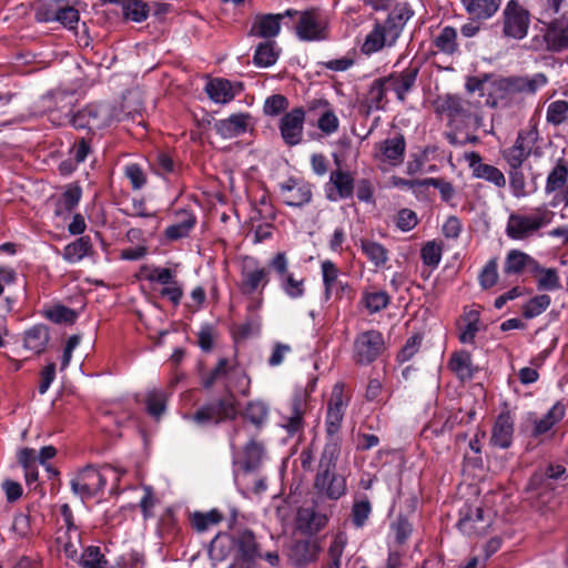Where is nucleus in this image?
<instances>
[{
	"label": "nucleus",
	"mask_w": 568,
	"mask_h": 568,
	"mask_svg": "<svg viewBox=\"0 0 568 568\" xmlns=\"http://www.w3.org/2000/svg\"><path fill=\"white\" fill-rule=\"evenodd\" d=\"M339 455L341 448L336 447V444L324 445L313 483L317 498L337 500L345 495L346 478L336 473Z\"/></svg>",
	"instance_id": "1"
},
{
	"label": "nucleus",
	"mask_w": 568,
	"mask_h": 568,
	"mask_svg": "<svg viewBox=\"0 0 568 568\" xmlns=\"http://www.w3.org/2000/svg\"><path fill=\"white\" fill-rule=\"evenodd\" d=\"M125 474L124 469H120L110 465H105L100 469L89 465L84 467L72 480L71 488L74 494L82 497H90L102 490L106 480L114 476L118 483L122 475Z\"/></svg>",
	"instance_id": "2"
},
{
	"label": "nucleus",
	"mask_w": 568,
	"mask_h": 568,
	"mask_svg": "<svg viewBox=\"0 0 568 568\" xmlns=\"http://www.w3.org/2000/svg\"><path fill=\"white\" fill-rule=\"evenodd\" d=\"M219 382H224V386L231 384L232 390L239 388L243 395L247 394L248 378L246 374L239 368L235 359L221 357L215 367L201 377V384L205 389L212 388Z\"/></svg>",
	"instance_id": "3"
},
{
	"label": "nucleus",
	"mask_w": 568,
	"mask_h": 568,
	"mask_svg": "<svg viewBox=\"0 0 568 568\" xmlns=\"http://www.w3.org/2000/svg\"><path fill=\"white\" fill-rule=\"evenodd\" d=\"M348 402L349 396L345 394L344 385L341 383L335 384L327 402V412L325 418V445L334 443L336 444V447H342L339 430Z\"/></svg>",
	"instance_id": "4"
},
{
	"label": "nucleus",
	"mask_w": 568,
	"mask_h": 568,
	"mask_svg": "<svg viewBox=\"0 0 568 568\" xmlns=\"http://www.w3.org/2000/svg\"><path fill=\"white\" fill-rule=\"evenodd\" d=\"M555 213L546 207H538L531 214H511L507 223V234L514 240H525L540 229L549 225Z\"/></svg>",
	"instance_id": "5"
},
{
	"label": "nucleus",
	"mask_w": 568,
	"mask_h": 568,
	"mask_svg": "<svg viewBox=\"0 0 568 568\" xmlns=\"http://www.w3.org/2000/svg\"><path fill=\"white\" fill-rule=\"evenodd\" d=\"M530 24L529 11L518 1L510 0L503 10V33L513 39H524Z\"/></svg>",
	"instance_id": "6"
},
{
	"label": "nucleus",
	"mask_w": 568,
	"mask_h": 568,
	"mask_svg": "<svg viewBox=\"0 0 568 568\" xmlns=\"http://www.w3.org/2000/svg\"><path fill=\"white\" fill-rule=\"evenodd\" d=\"M538 130L532 125L526 130H521L513 146L503 152V156L511 169H519L529 158L535 144L538 141Z\"/></svg>",
	"instance_id": "7"
},
{
	"label": "nucleus",
	"mask_w": 568,
	"mask_h": 568,
	"mask_svg": "<svg viewBox=\"0 0 568 568\" xmlns=\"http://www.w3.org/2000/svg\"><path fill=\"white\" fill-rule=\"evenodd\" d=\"M385 342L378 331H366L359 334L354 342V359L358 364L374 362L384 351Z\"/></svg>",
	"instance_id": "8"
},
{
	"label": "nucleus",
	"mask_w": 568,
	"mask_h": 568,
	"mask_svg": "<svg viewBox=\"0 0 568 568\" xmlns=\"http://www.w3.org/2000/svg\"><path fill=\"white\" fill-rule=\"evenodd\" d=\"M327 21L317 10L301 11L296 33L305 41H320L326 38Z\"/></svg>",
	"instance_id": "9"
},
{
	"label": "nucleus",
	"mask_w": 568,
	"mask_h": 568,
	"mask_svg": "<svg viewBox=\"0 0 568 568\" xmlns=\"http://www.w3.org/2000/svg\"><path fill=\"white\" fill-rule=\"evenodd\" d=\"M405 149L406 142L404 135L396 133L376 144L374 159L379 163L397 166L404 160Z\"/></svg>",
	"instance_id": "10"
},
{
	"label": "nucleus",
	"mask_w": 568,
	"mask_h": 568,
	"mask_svg": "<svg viewBox=\"0 0 568 568\" xmlns=\"http://www.w3.org/2000/svg\"><path fill=\"white\" fill-rule=\"evenodd\" d=\"M457 526L464 535L480 536L487 531L490 526V519L485 518L484 510L480 507L465 506L460 509V518Z\"/></svg>",
	"instance_id": "11"
},
{
	"label": "nucleus",
	"mask_w": 568,
	"mask_h": 568,
	"mask_svg": "<svg viewBox=\"0 0 568 568\" xmlns=\"http://www.w3.org/2000/svg\"><path fill=\"white\" fill-rule=\"evenodd\" d=\"M305 112L301 108L286 113L280 124L283 140L288 145H296L302 141Z\"/></svg>",
	"instance_id": "12"
},
{
	"label": "nucleus",
	"mask_w": 568,
	"mask_h": 568,
	"mask_svg": "<svg viewBox=\"0 0 568 568\" xmlns=\"http://www.w3.org/2000/svg\"><path fill=\"white\" fill-rule=\"evenodd\" d=\"M547 83V78L537 73L531 78H506L501 79L497 82V87L499 90L504 91L506 94L513 93H529L534 94L539 88L544 87Z\"/></svg>",
	"instance_id": "13"
},
{
	"label": "nucleus",
	"mask_w": 568,
	"mask_h": 568,
	"mask_svg": "<svg viewBox=\"0 0 568 568\" xmlns=\"http://www.w3.org/2000/svg\"><path fill=\"white\" fill-rule=\"evenodd\" d=\"M465 159L475 178L490 182L497 187H504L506 185V178L504 173L494 165L483 163L481 156L478 153H466Z\"/></svg>",
	"instance_id": "14"
},
{
	"label": "nucleus",
	"mask_w": 568,
	"mask_h": 568,
	"mask_svg": "<svg viewBox=\"0 0 568 568\" xmlns=\"http://www.w3.org/2000/svg\"><path fill=\"white\" fill-rule=\"evenodd\" d=\"M397 39V29L388 28L386 23H377L366 36L362 51L366 54L377 52L385 45H393Z\"/></svg>",
	"instance_id": "15"
},
{
	"label": "nucleus",
	"mask_w": 568,
	"mask_h": 568,
	"mask_svg": "<svg viewBox=\"0 0 568 568\" xmlns=\"http://www.w3.org/2000/svg\"><path fill=\"white\" fill-rule=\"evenodd\" d=\"M305 403L301 396H295L282 416L281 426L293 436L304 429Z\"/></svg>",
	"instance_id": "16"
},
{
	"label": "nucleus",
	"mask_w": 568,
	"mask_h": 568,
	"mask_svg": "<svg viewBox=\"0 0 568 568\" xmlns=\"http://www.w3.org/2000/svg\"><path fill=\"white\" fill-rule=\"evenodd\" d=\"M514 437V418L509 412L498 415L490 436V444L495 447L506 449L510 447Z\"/></svg>",
	"instance_id": "17"
},
{
	"label": "nucleus",
	"mask_w": 568,
	"mask_h": 568,
	"mask_svg": "<svg viewBox=\"0 0 568 568\" xmlns=\"http://www.w3.org/2000/svg\"><path fill=\"white\" fill-rule=\"evenodd\" d=\"M281 196L290 206H302L312 199V191L308 184L290 179L281 184Z\"/></svg>",
	"instance_id": "18"
},
{
	"label": "nucleus",
	"mask_w": 568,
	"mask_h": 568,
	"mask_svg": "<svg viewBox=\"0 0 568 568\" xmlns=\"http://www.w3.org/2000/svg\"><path fill=\"white\" fill-rule=\"evenodd\" d=\"M242 90V83H232L224 79H214L210 81L205 87L206 93L216 103L230 102Z\"/></svg>",
	"instance_id": "19"
},
{
	"label": "nucleus",
	"mask_w": 568,
	"mask_h": 568,
	"mask_svg": "<svg viewBox=\"0 0 568 568\" xmlns=\"http://www.w3.org/2000/svg\"><path fill=\"white\" fill-rule=\"evenodd\" d=\"M547 47L554 51H560L568 48V17L551 21L545 33Z\"/></svg>",
	"instance_id": "20"
},
{
	"label": "nucleus",
	"mask_w": 568,
	"mask_h": 568,
	"mask_svg": "<svg viewBox=\"0 0 568 568\" xmlns=\"http://www.w3.org/2000/svg\"><path fill=\"white\" fill-rule=\"evenodd\" d=\"M248 119L247 114H232L227 119L215 122L214 129L222 138L232 139L247 131Z\"/></svg>",
	"instance_id": "21"
},
{
	"label": "nucleus",
	"mask_w": 568,
	"mask_h": 568,
	"mask_svg": "<svg viewBox=\"0 0 568 568\" xmlns=\"http://www.w3.org/2000/svg\"><path fill=\"white\" fill-rule=\"evenodd\" d=\"M320 554V546L315 540H300L291 549L290 559L298 567L315 561Z\"/></svg>",
	"instance_id": "22"
},
{
	"label": "nucleus",
	"mask_w": 568,
	"mask_h": 568,
	"mask_svg": "<svg viewBox=\"0 0 568 568\" xmlns=\"http://www.w3.org/2000/svg\"><path fill=\"white\" fill-rule=\"evenodd\" d=\"M308 111H318V129L325 134H332L337 131L339 121L336 114L328 108L327 102L324 100H315L310 103Z\"/></svg>",
	"instance_id": "23"
},
{
	"label": "nucleus",
	"mask_w": 568,
	"mask_h": 568,
	"mask_svg": "<svg viewBox=\"0 0 568 568\" xmlns=\"http://www.w3.org/2000/svg\"><path fill=\"white\" fill-rule=\"evenodd\" d=\"M501 0H462L473 20L483 21L491 18L499 9Z\"/></svg>",
	"instance_id": "24"
},
{
	"label": "nucleus",
	"mask_w": 568,
	"mask_h": 568,
	"mask_svg": "<svg viewBox=\"0 0 568 568\" xmlns=\"http://www.w3.org/2000/svg\"><path fill=\"white\" fill-rule=\"evenodd\" d=\"M417 72V68H410L405 70L403 73L385 78L387 89L393 90L397 98L403 101L405 99V94L413 88Z\"/></svg>",
	"instance_id": "25"
},
{
	"label": "nucleus",
	"mask_w": 568,
	"mask_h": 568,
	"mask_svg": "<svg viewBox=\"0 0 568 568\" xmlns=\"http://www.w3.org/2000/svg\"><path fill=\"white\" fill-rule=\"evenodd\" d=\"M37 19L39 21H59L69 29H74L79 22V12L72 7H59L54 11L41 10L37 11Z\"/></svg>",
	"instance_id": "26"
},
{
	"label": "nucleus",
	"mask_w": 568,
	"mask_h": 568,
	"mask_svg": "<svg viewBox=\"0 0 568 568\" xmlns=\"http://www.w3.org/2000/svg\"><path fill=\"white\" fill-rule=\"evenodd\" d=\"M459 331V341L464 344L473 343L479 331V312L475 310L466 311L457 322Z\"/></svg>",
	"instance_id": "27"
},
{
	"label": "nucleus",
	"mask_w": 568,
	"mask_h": 568,
	"mask_svg": "<svg viewBox=\"0 0 568 568\" xmlns=\"http://www.w3.org/2000/svg\"><path fill=\"white\" fill-rule=\"evenodd\" d=\"M282 14H265L257 17L251 33L261 38H274L281 31Z\"/></svg>",
	"instance_id": "28"
},
{
	"label": "nucleus",
	"mask_w": 568,
	"mask_h": 568,
	"mask_svg": "<svg viewBox=\"0 0 568 568\" xmlns=\"http://www.w3.org/2000/svg\"><path fill=\"white\" fill-rule=\"evenodd\" d=\"M297 524L307 534H316L327 524V516L312 508H301L297 513Z\"/></svg>",
	"instance_id": "29"
},
{
	"label": "nucleus",
	"mask_w": 568,
	"mask_h": 568,
	"mask_svg": "<svg viewBox=\"0 0 568 568\" xmlns=\"http://www.w3.org/2000/svg\"><path fill=\"white\" fill-rule=\"evenodd\" d=\"M224 397L220 398L216 403H212L220 422L226 419H234L239 412L237 402L234 397L232 385L226 384L224 387Z\"/></svg>",
	"instance_id": "30"
},
{
	"label": "nucleus",
	"mask_w": 568,
	"mask_h": 568,
	"mask_svg": "<svg viewBox=\"0 0 568 568\" xmlns=\"http://www.w3.org/2000/svg\"><path fill=\"white\" fill-rule=\"evenodd\" d=\"M435 109L436 112L445 113L450 118L466 115L468 113L464 101L459 97L450 94L438 97L435 101Z\"/></svg>",
	"instance_id": "31"
},
{
	"label": "nucleus",
	"mask_w": 568,
	"mask_h": 568,
	"mask_svg": "<svg viewBox=\"0 0 568 568\" xmlns=\"http://www.w3.org/2000/svg\"><path fill=\"white\" fill-rule=\"evenodd\" d=\"M535 261L528 254L513 250L507 254L504 271L508 274H518L524 271L532 272Z\"/></svg>",
	"instance_id": "32"
},
{
	"label": "nucleus",
	"mask_w": 568,
	"mask_h": 568,
	"mask_svg": "<svg viewBox=\"0 0 568 568\" xmlns=\"http://www.w3.org/2000/svg\"><path fill=\"white\" fill-rule=\"evenodd\" d=\"M49 331L43 325H36L24 333V347L36 354H41L47 348Z\"/></svg>",
	"instance_id": "33"
},
{
	"label": "nucleus",
	"mask_w": 568,
	"mask_h": 568,
	"mask_svg": "<svg viewBox=\"0 0 568 568\" xmlns=\"http://www.w3.org/2000/svg\"><path fill=\"white\" fill-rule=\"evenodd\" d=\"M195 224V217L187 211H182L178 215V221L165 230V235L170 240H180L189 235Z\"/></svg>",
	"instance_id": "34"
},
{
	"label": "nucleus",
	"mask_w": 568,
	"mask_h": 568,
	"mask_svg": "<svg viewBox=\"0 0 568 568\" xmlns=\"http://www.w3.org/2000/svg\"><path fill=\"white\" fill-rule=\"evenodd\" d=\"M331 183L334 184L337 195L328 194V199L336 201L337 199H346L353 194L354 179L347 172L334 171L331 173Z\"/></svg>",
	"instance_id": "35"
},
{
	"label": "nucleus",
	"mask_w": 568,
	"mask_h": 568,
	"mask_svg": "<svg viewBox=\"0 0 568 568\" xmlns=\"http://www.w3.org/2000/svg\"><path fill=\"white\" fill-rule=\"evenodd\" d=\"M449 367L460 379H470L475 371L471 356L467 352L454 354L449 361Z\"/></svg>",
	"instance_id": "36"
},
{
	"label": "nucleus",
	"mask_w": 568,
	"mask_h": 568,
	"mask_svg": "<svg viewBox=\"0 0 568 568\" xmlns=\"http://www.w3.org/2000/svg\"><path fill=\"white\" fill-rule=\"evenodd\" d=\"M138 280L168 284L170 281H175V271L169 267L143 266L138 274Z\"/></svg>",
	"instance_id": "37"
},
{
	"label": "nucleus",
	"mask_w": 568,
	"mask_h": 568,
	"mask_svg": "<svg viewBox=\"0 0 568 568\" xmlns=\"http://www.w3.org/2000/svg\"><path fill=\"white\" fill-rule=\"evenodd\" d=\"M277 57L275 42L265 41L257 45L253 61L257 67L267 68L276 62Z\"/></svg>",
	"instance_id": "38"
},
{
	"label": "nucleus",
	"mask_w": 568,
	"mask_h": 568,
	"mask_svg": "<svg viewBox=\"0 0 568 568\" xmlns=\"http://www.w3.org/2000/svg\"><path fill=\"white\" fill-rule=\"evenodd\" d=\"M568 180V166L564 160H559L547 176L545 190L552 193L565 185Z\"/></svg>",
	"instance_id": "39"
},
{
	"label": "nucleus",
	"mask_w": 568,
	"mask_h": 568,
	"mask_svg": "<svg viewBox=\"0 0 568 568\" xmlns=\"http://www.w3.org/2000/svg\"><path fill=\"white\" fill-rule=\"evenodd\" d=\"M565 415V407L560 404L554 405L550 410L546 414L545 417L536 422L535 428H534V435L539 436L548 430L551 429V427L557 424L559 420L562 419Z\"/></svg>",
	"instance_id": "40"
},
{
	"label": "nucleus",
	"mask_w": 568,
	"mask_h": 568,
	"mask_svg": "<svg viewBox=\"0 0 568 568\" xmlns=\"http://www.w3.org/2000/svg\"><path fill=\"white\" fill-rule=\"evenodd\" d=\"M43 315L57 324H73L78 317V313L75 311L60 304L44 308Z\"/></svg>",
	"instance_id": "41"
},
{
	"label": "nucleus",
	"mask_w": 568,
	"mask_h": 568,
	"mask_svg": "<svg viewBox=\"0 0 568 568\" xmlns=\"http://www.w3.org/2000/svg\"><path fill=\"white\" fill-rule=\"evenodd\" d=\"M386 90H388V89H387V83H386L385 79H378V80L374 81V83L372 84V87L368 91L367 99H366L367 114L373 109H375V110L383 109Z\"/></svg>",
	"instance_id": "42"
},
{
	"label": "nucleus",
	"mask_w": 568,
	"mask_h": 568,
	"mask_svg": "<svg viewBox=\"0 0 568 568\" xmlns=\"http://www.w3.org/2000/svg\"><path fill=\"white\" fill-rule=\"evenodd\" d=\"M361 247L367 258L373 262L376 266L383 265L387 261L386 248L374 241L362 240Z\"/></svg>",
	"instance_id": "43"
},
{
	"label": "nucleus",
	"mask_w": 568,
	"mask_h": 568,
	"mask_svg": "<svg viewBox=\"0 0 568 568\" xmlns=\"http://www.w3.org/2000/svg\"><path fill=\"white\" fill-rule=\"evenodd\" d=\"M239 548L242 557L245 560H253L260 556L258 545L255 540V536L250 530H244L239 536Z\"/></svg>",
	"instance_id": "44"
},
{
	"label": "nucleus",
	"mask_w": 568,
	"mask_h": 568,
	"mask_svg": "<svg viewBox=\"0 0 568 568\" xmlns=\"http://www.w3.org/2000/svg\"><path fill=\"white\" fill-rule=\"evenodd\" d=\"M91 248L88 237H80L64 247L63 256L67 261L74 263L84 257Z\"/></svg>",
	"instance_id": "45"
},
{
	"label": "nucleus",
	"mask_w": 568,
	"mask_h": 568,
	"mask_svg": "<svg viewBox=\"0 0 568 568\" xmlns=\"http://www.w3.org/2000/svg\"><path fill=\"white\" fill-rule=\"evenodd\" d=\"M394 531V545L390 547V550L397 549L402 555L403 551L400 547L405 544L406 539L412 532V525L405 518H398L392 526Z\"/></svg>",
	"instance_id": "46"
},
{
	"label": "nucleus",
	"mask_w": 568,
	"mask_h": 568,
	"mask_svg": "<svg viewBox=\"0 0 568 568\" xmlns=\"http://www.w3.org/2000/svg\"><path fill=\"white\" fill-rule=\"evenodd\" d=\"M457 32L452 27L444 28L435 39V45L445 53H453L457 48Z\"/></svg>",
	"instance_id": "47"
},
{
	"label": "nucleus",
	"mask_w": 568,
	"mask_h": 568,
	"mask_svg": "<svg viewBox=\"0 0 568 568\" xmlns=\"http://www.w3.org/2000/svg\"><path fill=\"white\" fill-rule=\"evenodd\" d=\"M412 11L408 9L406 4L397 6L389 14L385 23L388 26V28L397 29V36L399 37L403 27L409 20Z\"/></svg>",
	"instance_id": "48"
},
{
	"label": "nucleus",
	"mask_w": 568,
	"mask_h": 568,
	"mask_svg": "<svg viewBox=\"0 0 568 568\" xmlns=\"http://www.w3.org/2000/svg\"><path fill=\"white\" fill-rule=\"evenodd\" d=\"M59 542L62 544V549L68 558H75L81 547L80 534L77 528L71 529V531H65V538L60 536L58 537Z\"/></svg>",
	"instance_id": "49"
},
{
	"label": "nucleus",
	"mask_w": 568,
	"mask_h": 568,
	"mask_svg": "<svg viewBox=\"0 0 568 568\" xmlns=\"http://www.w3.org/2000/svg\"><path fill=\"white\" fill-rule=\"evenodd\" d=\"M268 272L278 274V281L286 282V284H300L295 282L291 274L287 272V258L284 253H277L270 263Z\"/></svg>",
	"instance_id": "50"
},
{
	"label": "nucleus",
	"mask_w": 568,
	"mask_h": 568,
	"mask_svg": "<svg viewBox=\"0 0 568 568\" xmlns=\"http://www.w3.org/2000/svg\"><path fill=\"white\" fill-rule=\"evenodd\" d=\"M364 302L371 313H376L388 305L389 296L385 291L374 290L365 294Z\"/></svg>",
	"instance_id": "51"
},
{
	"label": "nucleus",
	"mask_w": 568,
	"mask_h": 568,
	"mask_svg": "<svg viewBox=\"0 0 568 568\" xmlns=\"http://www.w3.org/2000/svg\"><path fill=\"white\" fill-rule=\"evenodd\" d=\"M567 113L568 102L564 100H557L548 105L546 119L549 123L559 125L566 121Z\"/></svg>",
	"instance_id": "52"
},
{
	"label": "nucleus",
	"mask_w": 568,
	"mask_h": 568,
	"mask_svg": "<svg viewBox=\"0 0 568 568\" xmlns=\"http://www.w3.org/2000/svg\"><path fill=\"white\" fill-rule=\"evenodd\" d=\"M550 304L548 295L542 294L529 300L523 307V314L526 318H532L541 314Z\"/></svg>",
	"instance_id": "53"
},
{
	"label": "nucleus",
	"mask_w": 568,
	"mask_h": 568,
	"mask_svg": "<svg viewBox=\"0 0 568 568\" xmlns=\"http://www.w3.org/2000/svg\"><path fill=\"white\" fill-rule=\"evenodd\" d=\"M165 394L162 390H151L146 395V409L150 415L159 417L165 409Z\"/></svg>",
	"instance_id": "54"
},
{
	"label": "nucleus",
	"mask_w": 568,
	"mask_h": 568,
	"mask_svg": "<svg viewBox=\"0 0 568 568\" xmlns=\"http://www.w3.org/2000/svg\"><path fill=\"white\" fill-rule=\"evenodd\" d=\"M80 564L84 568H104L106 561L98 547H88L81 555Z\"/></svg>",
	"instance_id": "55"
},
{
	"label": "nucleus",
	"mask_w": 568,
	"mask_h": 568,
	"mask_svg": "<svg viewBox=\"0 0 568 568\" xmlns=\"http://www.w3.org/2000/svg\"><path fill=\"white\" fill-rule=\"evenodd\" d=\"M372 513V506L368 500H357L352 508V521L357 528H362Z\"/></svg>",
	"instance_id": "56"
},
{
	"label": "nucleus",
	"mask_w": 568,
	"mask_h": 568,
	"mask_svg": "<svg viewBox=\"0 0 568 568\" xmlns=\"http://www.w3.org/2000/svg\"><path fill=\"white\" fill-rule=\"evenodd\" d=\"M214 409L215 408L212 403L203 405L189 418L199 426H205L210 423L219 424L221 422L219 420Z\"/></svg>",
	"instance_id": "57"
},
{
	"label": "nucleus",
	"mask_w": 568,
	"mask_h": 568,
	"mask_svg": "<svg viewBox=\"0 0 568 568\" xmlns=\"http://www.w3.org/2000/svg\"><path fill=\"white\" fill-rule=\"evenodd\" d=\"M123 10L125 17L135 22H141L148 17L146 4L140 0H128Z\"/></svg>",
	"instance_id": "58"
},
{
	"label": "nucleus",
	"mask_w": 568,
	"mask_h": 568,
	"mask_svg": "<svg viewBox=\"0 0 568 568\" xmlns=\"http://www.w3.org/2000/svg\"><path fill=\"white\" fill-rule=\"evenodd\" d=\"M222 520V515L217 510L209 513H195L193 516V525L197 531H204L210 526L216 525Z\"/></svg>",
	"instance_id": "59"
},
{
	"label": "nucleus",
	"mask_w": 568,
	"mask_h": 568,
	"mask_svg": "<svg viewBox=\"0 0 568 568\" xmlns=\"http://www.w3.org/2000/svg\"><path fill=\"white\" fill-rule=\"evenodd\" d=\"M442 246L435 242H427L422 248L423 262L428 266H437L442 260Z\"/></svg>",
	"instance_id": "60"
},
{
	"label": "nucleus",
	"mask_w": 568,
	"mask_h": 568,
	"mask_svg": "<svg viewBox=\"0 0 568 568\" xmlns=\"http://www.w3.org/2000/svg\"><path fill=\"white\" fill-rule=\"evenodd\" d=\"M509 185L514 196L525 197L528 195L526 191V179L518 169H511L509 172Z\"/></svg>",
	"instance_id": "61"
},
{
	"label": "nucleus",
	"mask_w": 568,
	"mask_h": 568,
	"mask_svg": "<svg viewBox=\"0 0 568 568\" xmlns=\"http://www.w3.org/2000/svg\"><path fill=\"white\" fill-rule=\"evenodd\" d=\"M417 224L416 213L408 209H403L396 216V225L404 232L413 230Z\"/></svg>",
	"instance_id": "62"
},
{
	"label": "nucleus",
	"mask_w": 568,
	"mask_h": 568,
	"mask_svg": "<svg viewBox=\"0 0 568 568\" xmlns=\"http://www.w3.org/2000/svg\"><path fill=\"white\" fill-rule=\"evenodd\" d=\"M535 280L538 284H557L559 278L555 268H542L537 263L532 268Z\"/></svg>",
	"instance_id": "63"
},
{
	"label": "nucleus",
	"mask_w": 568,
	"mask_h": 568,
	"mask_svg": "<svg viewBox=\"0 0 568 568\" xmlns=\"http://www.w3.org/2000/svg\"><path fill=\"white\" fill-rule=\"evenodd\" d=\"M287 105V100L281 94H275L266 99L264 104V112L268 115H276L283 111Z\"/></svg>",
	"instance_id": "64"
}]
</instances>
